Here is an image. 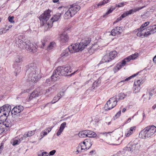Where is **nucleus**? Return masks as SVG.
Returning <instances> with one entry per match:
<instances>
[{
	"instance_id": "39",
	"label": "nucleus",
	"mask_w": 156,
	"mask_h": 156,
	"mask_svg": "<svg viewBox=\"0 0 156 156\" xmlns=\"http://www.w3.org/2000/svg\"><path fill=\"white\" fill-rule=\"evenodd\" d=\"M52 80L51 77L50 78L47 79L45 82L43 83V85L45 86H50L51 83V80Z\"/></svg>"
},
{
	"instance_id": "34",
	"label": "nucleus",
	"mask_w": 156,
	"mask_h": 156,
	"mask_svg": "<svg viewBox=\"0 0 156 156\" xmlns=\"http://www.w3.org/2000/svg\"><path fill=\"white\" fill-rule=\"evenodd\" d=\"M144 7V6H143L142 7H139L133 9H131L129 11V14L130 15H131L134 12H136L137 11H138L139 10L142 9Z\"/></svg>"
},
{
	"instance_id": "55",
	"label": "nucleus",
	"mask_w": 156,
	"mask_h": 156,
	"mask_svg": "<svg viewBox=\"0 0 156 156\" xmlns=\"http://www.w3.org/2000/svg\"><path fill=\"white\" fill-rule=\"evenodd\" d=\"M56 152V151L55 150H53L49 152V155H53Z\"/></svg>"
},
{
	"instance_id": "12",
	"label": "nucleus",
	"mask_w": 156,
	"mask_h": 156,
	"mask_svg": "<svg viewBox=\"0 0 156 156\" xmlns=\"http://www.w3.org/2000/svg\"><path fill=\"white\" fill-rule=\"evenodd\" d=\"M61 14L57 13L51 19L50 22L48 23L47 25L48 26L47 29L51 28L53 26V23L58 21L61 16Z\"/></svg>"
},
{
	"instance_id": "44",
	"label": "nucleus",
	"mask_w": 156,
	"mask_h": 156,
	"mask_svg": "<svg viewBox=\"0 0 156 156\" xmlns=\"http://www.w3.org/2000/svg\"><path fill=\"white\" fill-rule=\"evenodd\" d=\"M109 0H104L103 1L100 2L98 4V6L102 5L107 3Z\"/></svg>"
},
{
	"instance_id": "18",
	"label": "nucleus",
	"mask_w": 156,
	"mask_h": 156,
	"mask_svg": "<svg viewBox=\"0 0 156 156\" xmlns=\"http://www.w3.org/2000/svg\"><path fill=\"white\" fill-rule=\"evenodd\" d=\"M59 37L60 41L61 43L62 44L67 42L69 39V37L68 35L65 33L61 34Z\"/></svg>"
},
{
	"instance_id": "5",
	"label": "nucleus",
	"mask_w": 156,
	"mask_h": 156,
	"mask_svg": "<svg viewBox=\"0 0 156 156\" xmlns=\"http://www.w3.org/2000/svg\"><path fill=\"white\" fill-rule=\"evenodd\" d=\"M156 132V127L154 126H149L145 127L141 133L142 138L147 139L153 136Z\"/></svg>"
},
{
	"instance_id": "30",
	"label": "nucleus",
	"mask_w": 156,
	"mask_h": 156,
	"mask_svg": "<svg viewBox=\"0 0 156 156\" xmlns=\"http://www.w3.org/2000/svg\"><path fill=\"white\" fill-rule=\"evenodd\" d=\"M84 143L85 144L86 146V148H87V149L90 148L92 144V142L89 139L85 140L84 141Z\"/></svg>"
},
{
	"instance_id": "2",
	"label": "nucleus",
	"mask_w": 156,
	"mask_h": 156,
	"mask_svg": "<svg viewBox=\"0 0 156 156\" xmlns=\"http://www.w3.org/2000/svg\"><path fill=\"white\" fill-rule=\"evenodd\" d=\"M26 74L28 80L33 84L37 83L43 76L42 74L39 73L36 65L34 63H31L27 66Z\"/></svg>"
},
{
	"instance_id": "58",
	"label": "nucleus",
	"mask_w": 156,
	"mask_h": 156,
	"mask_svg": "<svg viewBox=\"0 0 156 156\" xmlns=\"http://www.w3.org/2000/svg\"><path fill=\"white\" fill-rule=\"evenodd\" d=\"M2 124H1L0 123V132H2L3 130V127H2Z\"/></svg>"
},
{
	"instance_id": "17",
	"label": "nucleus",
	"mask_w": 156,
	"mask_h": 156,
	"mask_svg": "<svg viewBox=\"0 0 156 156\" xmlns=\"http://www.w3.org/2000/svg\"><path fill=\"white\" fill-rule=\"evenodd\" d=\"M58 70L57 69L54 70L53 74L51 76V78L52 81H55L59 79L61 76V75H60L58 73Z\"/></svg>"
},
{
	"instance_id": "24",
	"label": "nucleus",
	"mask_w": 156,
	"mask_h": 156,
	"mask_svg": "<svg viewBox=\"0 0 156 156\" xmlns=\"http://www.w3.org/2000/svg\"><path fill=\"white\" fill-rule=\"evenodd\" d=\"M64 95V92H63L58 94L55 97L53 100L51 102L52 104H54L60 98V96H63Z\"/></svg>"
},
{
	"instance_id": "9",
	"label": "nucleus",
	"mask_w": 156,
	"mask_h": 156,
	"mask_svg": "<svg viewBox=\"0 0 156 156\" xmlns=\"http://www.w3.org/2000/svg\"><path fill=\"white\" fill-rule=\"evenodd\" d=\"M138 32L137 34V36L141 37V38H143L148 36L151 35L148 28H145L143 29L140 30V28L137 29Z\"/></svg>"
},
{
	"instance_id": "38",
	"label": "nucleus",
	"mask_w": 156,
	"mask_h": 156,
	"mask_svg": "<svg viewBox=\"0 0 156 156\" xmlns=\"http://www.w3.org/2000/svg\"><path fill=\"white\" fill-rule=\"evenodd\" d=\"M80 146H79L77 147L78 149H80L81 150H85L86 149H87V148H86V145L84 143V141L83 143H81L80 144Z\"/></svg>"
},
{
	"instance_id": "40",
	"label": "nucleus",
	"mask_w": 156,
	"mask_h": 156,
	"mask_svg": "<svg viewBox=\"0 0 156 156\" xmlns=\"http://www.w3.org/2000/svg\"><path fill=\"white\" fill-rule=\"evenodd\" d=\"M138 55V53H135L127 57L130 61L131 60H134L135 59Z\"/></svg>"
},
{
	"instance_id": "63",
	"label": "nucleus",
	"mask_w": 156,
	"mask_h": 156,
	"mask_svg": "<svg viewBox=\"0 0 156 156\" xmlns=\"http://www.w3.org/2000/svg\"><path fill=\"white\" fill-rule=\"evenodd\" d=\"M59 0H53V2L54 3L57 2L59 1Z\"/></svg>"
},
{
	"instance_id": "57",
	"label": "nucleus",
	"mask_w": 156,
	"mask_h": 156,
	"mask_svg": "<svg viewBox=\"0 0 156 156\" xmlns=\"http://www.w3.org/2000/svg\"><path fill=\"white\" fill-rule=\"evenodd\" d=\"M41 155L42 156H48V154L45 152H44L41 153Z\"/></svg>"
},
{
	"instance_id": "53",
	"label": "nucleus",
	"mask_w": 156,
	"mask_h": 156,
	"mask_svg": "<svg viewBox=\"0 0 156 156\" xmlns=\"http://www.w3.org/2000/svg\"><path fill=\"white\" fill-rule=\"evenodd\" d=\"M122 18L121 17V16L118 18L117 20L114 22L113 24H114L118 22L119 21L121 20H122Z\"/></svg>"
},
{
	"instance_id": "32",
	"label": "nucleus",
	"mask_w": 156,
	"mask_h": 156,
	"mask_svg": "<svg viewBox=\"0 0 156 156\" xmlns=\"http://www.w3.org/2000/svg\"><path fill=\"white\" fill-rule=\"evenodd\" d=\"M34 130L29 131L25 133L24 134L23 136L25 138H27L30 137L34 135Z\"/></svg>"
},
{
	"instance_id": "64",
	"label": "nucleus",
	"mask_w": 156,
	"mask_h": 156,
	"mask_svg": "<svg viewBox=\"0 0 156 156\" xmlns=\"http://www.w3.org/2000/svg\"><path fill=\"white\" fill-rule=\"evenodd\" d=\"M156 108V104L153 105L152 107V108L153 109H155Z\"/></svg>"
},
{
	"instance_id": "23",
	"label": "nucleus",
	"mask_w": 156,
	"mask_h": 156,
	"mask_svg": "<svg viewBox=\"0 0 156 156\" xmlns=\"http://www.w3.org/2000/svg\"><path fill=\"white\" fill-rule=\"evenodd\" d=\"M136 127H132L130 128L129 130H128L125 133V136L126 137H128L132 135L134 131L135 130Z\"/></svg>"
},
{
	"instance_id": "45",
	"label": "nucleus",
	"mask_w": 156,
	"mask_h": 156,
	"mask_svg": "<svg viewBox=\"0 0 156 156\" xmlns=\"http://www.w3.org/2000/svg\"><path fill=\"white\" fill-rule=\"evenodd\" d=\"M115 9V7H111L108 11V12L106 13L105 15H108L111 13Z\"/></svg>"
},
{
	"instance_id": "26",
	"label": "nucleus",
	"mask_w": 156,
	"mask_h": 156,
	"mask_svg": "<svg viewBox=\"0 0 156 156\" xmlns=\"http://www.w3.org/2000/svg\"><path fill=\"white\" fill-rule=\"evenodd\" d=\"M56 85H55L51 87H49L48 89H47L45 90V94L46 95H48L50 94L53 91L56 89Z\"/></svg>"
},
{
	"instance_id": "51",
	"label": "nucleus",
	"mask_w": 156,
	"mask_h": 156,
	"mask_svg": "<svg viewBox=\"0 0 156 156\" xmlns=\"http://www.w3.org/2000/svg\"><path fill=\"white\" fill-rule=\"evenodd\" d=\"M62 131V130L59 129L56 133V135L58 136H59L61 134Z\"/></svg>"
},
{
	"instance_id": "35",
	"label": "nucleus",
	"mask_w": 156,
	"mask_h": 156,
	"mask_svg": "<svg viewBox=\"0 0 156 156\" xmlns=\"http://www.w3.org/2000/svg\"><path fill=\"white\" fill-rule=\"evenodd\" d=\"M56 46V43L55 42L52 41L50 42L47 47V49L48 50H50L55 48Z\"/></svg>"
},
{
	"instance_id": "43",
	"label": "nucleus",
	"mask_w": 156,
	"mask_h": 156,
	"mask_svg": "<svg viewBox=\"0 0 156 156\" xmlns=\"http://www.w3.org/2000/svg\"><path fill=\"white\" fill-rule=\"evenodd\" d=\"M149 24V22H146L143 24L140 28V30H141V29H142L144 28L145 27L148 25Z\"/></svg>"
},
{
	"instance_id": "59",
	"label": "nucleus",
	"mask_w": 156,
	"mask_h": 156,
	"mask_svg": "<svg viewBox=\"0 0 156 156\" xmlns=\"http://www.w3.org/2000/svg\"><path fill=\"white\" fill-rule=\"evenodd\" d=\"M3 146L2 145H1L0 146V154L1 153L3 149Z\"/></svg>"
},
{
	"instance_id": "10",
	"label": "nucleus",
	"mask_w": 156,
	"mask_h": 156,
	"mask_svg": "<svg viewBox=\"0 0 156 156\" xmlns=\"http://www.w3.org/2000/svg\"><path fill=\"white\" fill-rule=\"evenodd\" d=\"M51 11L48 9L45 11L41 15L40 17V20L42 21L43 25L45 23L47 20L49 18L51 15L50 13Z\"/></svg>"
},
{
	"instance_id": "29",
	"label": "nucleus",
	"mask_w": 156,
	"mask_h": 156,
	"mask_svg": "<svg viewBox=\"0 0 156 156\" xmlns=\"http://www.w3.org/2000/svg\"><path fill=\"white\" fill-rule=\"evenodd\" d=\"M40 94L38 93V92L37 91H34L33 92L30 94V96L29 98V100H31L33 98L37 97Z\"/></svg>"
},
{
	"instance_id": "61",
	"label": "nucleus",
	"mask_w": 156,
	"mask_h": 156,
	"mask_svg": "<svg viewBox=\"0 0 156 156\" xmlns=\"http://www.w3.org/2000/svg\"><path fill=\"white\" fill-rule=\"evenodd\" d=\"M153 61L156 62V55L154 57L153 59Z\"/></svg>"
},
{
	"instance_id": "1",
	"label": "nucleus",
	"mask_w": 156,
	"mask_h": 156,
	"mask_svg": "<svg viewBox=\"0 0 156 156\" xmlns=\"http://www.w3.org/2000/svg\"><path fill=\"white\" fill-rule=\"evenodd\" d=\"M90 41L88 38L82 39L80 43H77L69 46L68 48L63 50L60 55L62 59L68 58L71 53H73L79 50H82L90 43Z\"/></svg>"
},
{
	"instance_id": "33",
	"label": "nucleus",
	"mask_w": 156,
	"mask_h": 156,
	"mask_svg": "<svg viewBox=\"0 0 156 156\" xmlns=\"http://www.w3.org/2000/svg\"><path fill=\"white\" fill-rule=\"evenodd\" d=\"M48 41V39L46 37L43 38L41 41V45H40L39 47L41 48H43L44 47L46 43Z\"/></svg>"
},
{
	"instance_id": "36",
	"label": "nucleus",
	"mask_w": 156,
	"mask_h": 156,
	"mask_svg": "<svg viewBox=\"0 0 156 156\" xmlns=\"http://www.w3.org/2000/svg\"><path fill=\"white\" fill-rule=\"evenodd\" d=\"M108 54L111 58H112V60L117 56V53L116 51H111Z\"/></svg>"
},
{
	"instance_id": "16",
	"label": "nucleus",
	"mask_w": 156,
	"mask_h": 156,
	"mask_svg": "<svg viewBox=\"0 0 156 156\" xmlns=\"http://www.w3.org/2000/svg\"><path fill=\"white\" fill-rule=\"evenodd\" d=\"M126 96V95H125L123 93H121L118 95L112 98H111L112 99H114L113 101H114L116 105L117 103L119 101V100L123 99Z\"/></svg>"
},
{
	"instance_id": "52",
	"label": "nucleus",
	"mask_w": 156,
	"mask_h": 156,
	"mask_svg": "<svg viewBox=\"0 0 156 156\" xmlns=\"http://www.w3.org/2000/svg\"><path fill=\"white\" fill-rule=\"evenodd\" d=\"M121 111L120 110L119 112H118L115 115V116L116 117V118H117L119 117L121 115Z\"/></svg>"
},
{
	"instance_id": "37",
	"label": "nucleus",
	"mask_w": 156,
	"mask_h": 156,
	"mask_svg": "<svg viewBox=\"0 0 156 156\" xmlns=\"http://www.w3.org/2000/svg\"><path fill=\"white\" fill-rule=\"evenodd\" d=\"M86 130L81 131L78 134V136L80 137H87Z\"/></svg>"
},
{
	"instance_id": "3",
	"label": "nucleus",
	"mask_w": 156,
	"mask_h": 156,
	"mask_svg": "<svg viewBox=\"0 0 156 156\" xmlns=\"http://www.w3.org/2000/svg\"><path fill=\"white\" fill-rule=\"evenodd\" d=\"M16 45L22 49H25L30 52L34 53L37 51V46L35 44L24 42L21 40L17 38L15 40Z\"/></svg>"
},
{
	"instance_id": "60",
	"label": "nucleus",
	"mask_w": 156,
	"mask_h": 156,
	"mask_svg": "<svg viewBox=\"0 0 156 156\" xmlns=\"http://www.w3.org/2000/svg\"><path fill=\"white\" fill-rule=\"evenodd\" d=\"M3 30L2 29H0V34H2L3 33Z\"/></svg>"
},
{
	"instance_id": "42",
	"label": "nucleus",
	"mask_w": 156,
	"mask_h": 156,
	"mask_svg": "<svg viewBox=\"0 0 156 156\" xmlns=\"http://www.w3.org/2000/svg\"><path fill=\"white\" fill-rule=\"evenodd\" d=\"M66 122H64L62 123L59 127V129L62 130H64L65 128L66 127Z\"/></svg>"
},
{
	"instance_id": "49",
	"label": "nucleus",
	"mask_w": 156,
	"mask_h": 156,
	"mask_svg": "<svg viewBox=\"0 0 156 156\" xmlns=\"http://www.w3.org/2000/svg\"><path fill=\"white\" fill-rule=\"evenodd\" d=\"M99 81H95L93 83V86H92V88L94 89L95 87H97L98 84H99Z\"/></svg>"
},
{
	"instance_id": "27",
	"label": "nucleus",
	"mask_w": 156,
	"mask_h": 156,
	"mask_svg": "<svg viewBox=\"0 0 156 156\" xmlns=\"http://www.w3.org/2000/svg\"><path fill=\"white\" fill-rule=\"evenodd\" d=\"M87 137H95L96 136V134L94 132L89 130H86Z\"/></svg>"
},
{
	"instance_id": "8",
	"label": "nucleus",
	"mask_w": 156,
	"mask_h": 156,
	"mask_svg": "<svg viewBox=\"0 0 156 156\" xmlns=\"http://www.w3.org/2000/svg\"><path fill=\"white\" fill-rule=\"evenodd\" d=\"M140 147V144L139 141L137 142H136L135 141L130 142L125 148V150L133 152L135 150H138Z\"/></svg>"
},
{
	"instance_id": "56",
	"label": "nucleus",
	"mask_w": 156,
	"mask_h": 156,
	"mask_svg": "<svg viewBox=\"0 0 156 156\" xmlns=\"http://www.w3.org/2000/svg\"><path fill=\"white\" fill-rule=\"evenodd\" d=\"M155 90V88H154L149 93V95L151 96H152L154 94V91Z\"/></svg>"
},
{
	"instance_id": "31",
	"label": "nucleus",
	"mask_w": 156,
	"mask_h": 156,
	"mask_svg": "<svg viewBox=\"0 0 156 156\" xmlns=\"http://www.w3.org/2000/svg\"><path fill=\"white\" fill-rule=\"evenodd\" d=\"M150 33L151 34H153L156 32V25L150 26L148 27Z\"/></svg>"
},
{
	"instance_id": "14",
	"label": "nucleus",
	"mask_w": 156,
	"mask_h": 156,
	"mask_svg": "<svg viewBox=\"0 0 156 156\" xmlns=\"http://www.w3.org/2000/svg\"><path fill=\"white\" fill-rule=\"evenodd\" d=\"M130 61L128 57L125 58L122 61V62L119 64H118L117 66L113 69V71L115 73L119 70L121 69L122 66H124L125 65L126 62Z\"/></svg>"
},
{
	"instance_id": "48",
	"label": "nucleus",
	"mask_w": 156,
	"mask_h": 156,
	"mask_svg": "<svg viewBox=\"0 0 156 156\" xmlns=\"http://www.w3.org/2000/svg\"><path fill=\"white\" fill-rule=\"evenodd\" d=\"M13 19L14 17L13 16H9L8 18L9 21L11 23H13L14 22Z\"/></svg>"
},
{
	"instance_id": "50",
	"label": "nucleus",
	"mask_w": 156,
	"mask_h": 156,
	"mask_svg": "<svg viewBox=\"0 0 156 156\" xmlns=\"http://www.w3.org/2000/svg\"><path fill=\"white\" fill-rule=\"evenodd\" d=\"M124 5V3L123 2H121L116 4V6L118 7H120L123 6Z\"/></svg>"
},
{
	"instance_id": "28",
	"label": "nucleus",
	"mask_w": 156,
	"mask_h": 156,
	"mask_svg": "<svg viewBox=\"0 0 156 156\" xmlns=\"http://www.w3.org/2000/svg\"><path fill=\"white\" fill-rule=\"evenodd\" d=\"M52 128H46L43 131H42L41 133V138L45 136L48 133L50 132L52 129Z\"/></svg>"
},
{
	"instance_id": "62",
	"label": "nucleus",
	"mask_w": 156,
	"mask_h": 156,
	"mask_svg": "<svg viewBox=\"0 0 156 156\" xmlns=\"http://www.w3.org/2000/svg\"><path fill=\"white\" fill-rule=\"evenodd\" d=\"M76 71H74L73 73L71 74H70V75H70V76H72L73 75Z\"/></svg>"
},
{
	"instance_id": "4",
	"label": "nucleus",
	"mask_w": 156,
	"mask_h": 156,
	"mask_svg": "<svg viewBox=\"0 0 156 156\" xmlns=\"http://www.w3.org/2000/svg\"><path fill=\"white\" fill-rule=\"evenodd\" d=\"M80 9V7L79 5L73 4L69 5V9L64 15L65 19H68L73 17Z\"/></svg>"
},
{
	"instance_id": "13",
	"label": "nucleus",
	"mask_w": 156,
	"mask_h": 156,
	"mask_svg": "<svg viewBox=\"0 0 156 156\" xmlns=\"http://www.w3.org/2000/svg\"><path fill=\"white\" fill-rule=\"evenodd\" d=\"M142 83V81H140V80H137L136 81H135L133 88V92L134 93H137L139 92L141 89V84Z\"/></svg>"
},
{
	"instance_id": "11",
	"label": "nucleus",
	"mask_w": 156,
	"mask_h": 156,
	"mask_svg": "<svg viewBox=\"0 0 156 156\" xmlns=\"http://www.w3.org/2000/svg\"><path fill=\"white\" fill-rule=\"evenodd\" d=\"M113 100L111 98L107 101L105 107L106 111L110 110L116 106V104Z\"/></svg>"
},
{
	"instance_id": "7",
	"label": "nucleus",
	"mask_w": 156,
	"mask_h": 156,
	"mask_svg": "<svg viewBox=\"0 0 156 156\" xmlns=\"http://www.w3.org/2000/svg\"><path fill=\"white\" fill-rule=\"evenodd\" d=\"M11 111V107L10 105H5L0 108V118H4L5 119L7 118Z\"/></svg>"
},
{
	"instance_id": "25",
	"label": "nucleus",
	"mask_w": 156,
	"mask_h": 156,
	"mask_svg": "<svg viewBox=\"0 0 156 156\" xmlns=\"http://www.w3.org/2000/svg\"><path fill=\"white\" fill-rule=\"evenodd\" d=\"M112 60V58H111L109 55L107 54L105 55L102 58L101 61L104 63L110 62Z\"/></svg>"
},
{
	"instance_id": "46",
	"label": "nucleus",
	"mask_w": 156,
	"mask_h": 156,
	"mask_svg": "<svg viewBox=\"0 0 156 156\" xmlns=\"http://www.w3.org/2000/svg\"><path fill=\"white\" fill-rule=\"evenodd\" d=\"M127 152H117L116 154H114L111 156H118L120 155L121 154H125V153H127Z\"/></svg>"
},
{
	"instance_id": "41",
	"label": "nucleus",
	"mask_w": 156,
	"mask_h": 156,
	"mask_svg": "<svg viewBox=\"0 0 156 156\" xmlns=\"http://www.w3.org/2000/svg\"><path fill=\"white\" fill-rule=\"evenodd\" d=\"M57 69L58 70V73L60 74V75H61L62 76L64 75V73L63 72L64 70L63 66L58 67Z\"/></svg>"
},
{
	"instance_id": "21",
	"label": "nucleus",
	"mask_w": 156,
	"mask_h": 156,
	"mask_svg": "<svg viewBox=\"0 0 156 156\" xmlns=\"http://www.w3.org/2000/svg\"><path fill=\"white\" fill-rule=\"evenodd\" d=\"M6 119V118L5 119L4 118H2L0 119V120L2 121V120H5V121L3 122L2 125L3 126H5L6 127L9 129L12 126V123L10 120Z\"/></svg>"
},
{
	"instance_id": "47",
	"label": "nucleus",
	"mask_w": 156,
	"mask_h": 156,
	"mask_svg": "<svg viewBox=\"0 0 156 156\" xmlns=\"http://www.w3.org/2000/svg\"><path fill=\"white\" fill-rule=\"evenodd\" d=\"M130 15L129 14V12L128 11H127L125 12L121 16V17L123 18L128 16V15Z\"/></svg>"
},
{
	"instance_id": "22",
	"label": "nucleus",
	"mask_w": 156,
	"mask_h": 156,
	"mask_svg": "<svg viewBox=\"0 0 156 156\" xmlns=\"http://www.w3.org/2000/svg\"><path fill=\"white\" fill-rule=\"evenodd\" d=\"M139 72H138L136 74H135L133 75H132L131 76H130L129 77L126 78L124 80L121 81L119 82L117 84V85L119 86H121L126 81H128L130 79H131L132 78L134 77L137 75Z\"/></svg>"
},
{
	"instance_id": "6",
	"label": "nucleus",
	"mask_w": 156,
	"mask_h": 156,
	"mask_svg": "<svg viewBox=\"0 0 156 156\" xmlns=\"http://www.w3.org/2000/svg\"><path fill=\"white\" fill-rule=\"evenodd\" d=\"M23 61V57L21 55H17L14 58V63L13 67L15 69L14 73L16 74V76L21 71V68L19 64L22 62Z\"/></svg>"
},
{
	"instance_id": "20",
	"label": "nucleus",
	"mask_w": 156,
	"mask_h": 156,
	"mask_svg": "<svg viewBox=\"0 0 156 156\" xmlns=\"http://www.w3.org/2000/svg\"><path fill=\"white\" fill-rule=\"evenodd\" d=\"M63 68L64 76H67V74L70 73L72 71L71 67L69 65L63 66Z\"/></svg>"
},
{
	"instance_id": "19",
	"label": "nucleus",
	"mask_w": 156,
	"mask_h": 156,
	"mask_svg": "<svg viewBox=\"0 0 156 156\" xmlns=\"http://www.w3.org/2000/svg\"><path fill=\"white\" fill-rule=\"evenodd\" d=\"M122 29L119 27H117L113 29L111 31V34L113 36L119 35L122 32Z\"/></svg>"
},
{
	"instance_id": "15",
	"label": "nucleus",
	"mask_w": 156,
	"mask_h": 156,
	"mask_svg": "<svg viewBox=\"0 0 156 156\" xmlns=\"http://www.w3.org/2000/svg\"><path fill=\"white\" fill-rule=\"evenodd\" d=\"M24 109V107L22 105H16L11 111L12 114L16 115L23 111Z\"/></svg>"
},
{
	"instance_id": "54",
	"label": "nucleus",
	"mask_w": 156,
	"mask_h": 156,
	"mask_svg": "<svg viewBox=\"0 0 156 156\" xmlns=\"http://www.w3.org/2000/svg\"><path fill=\"white\" fill-rule=\"evenodd\" d=\"M20 142L19 140H15L14 141L13 145H16L18 144H19Z\"/></svg>"
}]
</instances>
